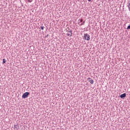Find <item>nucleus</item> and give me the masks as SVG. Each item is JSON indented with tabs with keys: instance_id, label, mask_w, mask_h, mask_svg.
I'll return each instance as SVG.
<instances>
[{
	"instance_id": "nucleus-12",
	"label": "nucleus",
	"mask_w": 130,
	"mask_h": 130,
	"mask_svg": "<svg viewBox=\"0 0 130 130\" xmlns=\"http://www.w3.org/2000/svg\"><path fill=\"white\" fill-rule=\"evenodd\" d=\"M87 80H91V78H89L87 79Z\"/></svg>"
},
{
	"instance_id": "nucleus-8",
	"label": "nucleus",
	"mask_w": 130,
	"mask_h": 130,
	"mask_svg": "<svg viewBox=\"0 0 130 130\" xmlns=\"http://www.w3.org/2000/svg\"><path fill=\"white\" fill-rule=\"evenodd\" d=\"M84 24H85V21H84L83 22L81 23L80 25V26H82V25H84Z\"/></svg>"
},
{
	"instance_id": "nucleus-9",
	"label": "nucleus",
	"mask_w": 130,
	"mask_h": 130,
	"mask_svg": "<svg viewBox=\"0 0 130 130\" xmlns=\"http://www.w3.org/2000/svg\"><path fill=\"white\" fill-rule=\"evenodd\" d=\"M41 28L42 29V30H44V26H41Z\"/></svg>"
},
{
	"instance_id": "nucleus-3",
	"label": "nucleus",
	"mask_w": 130,
	"mask_h": 130,
	"mask_svg": "<svg viewBox=\"0 0 130 130\" xmlns=\"http://www.w3.org/2000/svg\"><path fill=\"white\" fill-rule=\"evenodd\" d=\"M29 95H30V92H25L24 93H23L22 95V98L25 99V98H28V96H29Z\"/></svg>"
},
{
	"instance_id": "nucleus-11",
	"label": "nucleus",
	"mask_w": 130,
	"mask_h": 130,
	"mask_svg": "<svg viewBox=\"0 0 130 130\" xmlns=\"http://www.w3.org/2000/svg\"><path fill=\"white\" fill-rule=\"evenodd\" d=\"M130 7V3H129L128 5V8H129Z\"/></svg>"
},
{
	"instance_id": "nucleus-5",
	"label": "nucleus",
	"mask_w": 130,
	"mask_h": 130,
	"mask_svg": "<svg viewBox=\"0 0 130 130\" xmlns=\"http://www.w3.org/2000/svg\"><path fill=\"white\" fill-rule=\"evenodd\" d=\"M88 81L90 82V84H94V80H93V79L88 80Z\"/></svg>"
},
{
	"instance_id": "nucleus-7",
	"label": "nucleus",
	"mask_w": 130,
	"mask_h": 130,
	"mask_svg": "<svg viewBox=\"0 0 130 130\" xmlns=\"http://www.w3.org/2000/svg\"><path fill=\"white\" fill-rule=\"evenodd\" d=\"M82 22H83V20L82 19H79L78 20V24H80V23H82Z\"/></svg>"
},
{
	"instance_id": "nucleus-14",
	"label": "nucleus",
	"mask_w": 130,
	"mask_h": 130,
	"mask_svg": "<svg viewBox=\"0 0 130 130\" xmlns=\"http://www.w3.org/2000/svg\"><path fill=\"white\" fill-rule=\"evenodd\" d=\"M129 7H130V6H129Z\"/></svg>"
},
{
	"instance_id": "nucleus-6",
	"label": "nucleus",
	"mask_w": 130,
	"mask_h": 130,
	"mask_svg": "<svg viewBox=\"0 0 130 130\" xmlns=\"http://www.w3.org/2000/svg\"><path fill=\"white\" fill-rule=\"evenodd\" d=\"M7 62V60L6 59H3V63H6Z\"/></svg>"
},
{
	"instance_id": "nucleus-10",
	"label": "nucleus",
	"mask_w": 130,
	"mask_h": 130,
	"mask_svg": "<svg viewBox=\"0 0 130 130\" xmlns=\"http://www.w3.org/2000/svg\"><path fill=\"white\" fill-rule=\"evenodd\" d=\"M130 29V25H128L127 27V29L128 30Z\"/></svg>"
},
{
	"instance_id": "nucleus-13",
	"label": "nucleus",
	"mask_w": 130,
	"mask_h": 130,
	"mask_svg": "<svg viewBox=\"0 0 130 130\" xmlns=\"http://www.w3.org/2000/svg\"><path fill=\"white\" fill-rule=\"evenodd\" d=\"M88 2H91V0H87Z\"/></svg>"
},
{
	"instance_id": "nucleus-2",
	"label": "nucleus",
	"mask_w": 130,
	"mask_h": 130,
	"mask_svg": "<svg viewBox=\"0 0 130 130\" xmlns=\"http://www.w3.org/2000/svg\"><path fill=\"white\" fill-rule=\"evenodd\" d=\"M83 39L84 40H87L88 41V40H90V35H88V34H84V36H83Z\"/></svg>"
},
{
	"instance_id": "nucleus-1",
	"label": "nucleus",
	"mask_w": 130,
	"mask_h": 130,
	"mask_svg": "<svg viewBox=\"0 0 130 130\" xmlns=\"http://www.w3.org/2000/svg\"><path fill=\"white\" fill-rule=\"evenodd\" d=\"M66 31L68 32V33L67 34V35H68V36H73V33L72 32H73V31L71 30V29H70L69 27H67L66 28Z\"/></svg>"
},
{
	"instance_id": "nucleus-4",
	"label": "nucleus",
	"mask_w": 130,
	"mask_h": 130,
	"mask_svg": "<svg viewBox=\"0 0 130 130\" xmlns=\"http://www.w3.org/2000/svg\"><path fill=\"white\" fill-rule=\"evenodd\" d=\"M120 98L122 99H124L125 97H126V93H124L120 95Z\"/></svg>"
}]
</instances>
